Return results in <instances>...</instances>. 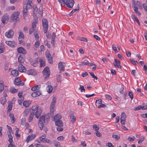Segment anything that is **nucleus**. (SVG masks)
Wrapping results in <instances>:
<instances>
[{
	"label": "nucleus",
	"instance_id": "obj_46",
	"mask_svg": "<svg viewBox=\"0 0 147 147\" xmlns=\"http://www.w3.org/2000/svg\"><path fill=\"white\" fill-rule=\"evenodd\" d=\"M44 141V142H43L47 143L50 144H52V141L48 139H45Z\"/></svg>",
	"mask_w": 147,
	"mask_h": 147
},
{
	"label": "nucleus",
	"instance_id": "obj_37",
	"mask_svg": "<svg viewBox=\"0 0 147 147\" xmlns=\"http://www.w3.org/2000/svg\"><path fill=\"white\" fill-rule=\"evenodd\" d=\"M47 59L49 61V62L51 64L53 63V60H52V56L51 55L50 56H49V57H47Z\"/></svg>",
	"mask_w": 147,
	"mask_h": 147
},
{
	"label": "nucleus",
	"instance_id": "obj_35",
	"mask_svg": "<svg viewBox=\"0 0 147 147\" xmlns=\"http://www.w3.org/2000/svg\"><path fill=\"white\" fill-rule=\"evenodd\" d=\"M9 91L10 92L13 93H14L17 92L18 91V90L17 89L13 88H11L9 89Z\"/></svg>",
	"mask_w": 147,
	"mask_h": 147
},
{
	"label": "nucleus",
	"instance_id": "obj_7",
	"mask_svg": "<svg viewBox=\"0 0 147 147\" xmlns=\"http://www.w3.org/2000/svg\"><path fill=\"white\" fill-rule=\"evenodd\" d=\"M14 34V32L12 30H10L8 32H6L5 35L8 38H11L13 37Z\"/></svg>",
	"mask_w": 147,
	"mask_h": 147
},
{
	"label": "nucleus",
	"instance_id": "obj_56",
	"mask_svg": "<svg viewBox=\"0 0 147 147\" xmlns=\"http://www.w3.org/2000/svg\"><path fill=\"white\" fill-rule=\"evenodd\" d=\"M53 143L55 146H57L60 145V143L57 141H55Z\"/></svg>",
	"mask_w": 147,
	"mask_h": 147
},
{
	"label": "nucleus",
	"instance_id": "obj_32",
	"mask_svg": "<svg viewBox=\"0 0 147 147\" xmlns=\"http://www.w3.org/2000/svg\"><path fill=\"white\" fill-rule=\"evenodd\" d=\"M45 115H42L40 116V118L39 122H45Z\"/></svg>",
	"mask_w": 147,
	"mask_h": 147
},
{
	"label": "nucleus",
	"instance_id": "obj_58",
	"mask_svg": "<svg viewBox=\"0 0 147 147\" xmlns=\"http://www.w3.org/2000/svg\"><path fill=\"white\" fill-rule=\"evenodd\" d=\"M42 25L48 24V22L47 20L45 19H43L42 20Z\"/></svg>",
	"mask_w": 147,
	"mask_h": 147
},
{
	"label": "nucleus",
	"instance_id": "obj_25",
	"mask_svg": "<svg viewBox=\"0 0 147 147\" xmlns=\"http://www.w3.org/2000/svg\"><path fill=\"white\" fill-rule=\"evenodd\" d=\"M131 18H132V19L135 20L136 22H137L138 24L139 25H140V23L139 22V21L138 18L137 17H136L134 15H131Z\"/></svg>",
	"mask_w": 147,
	"mask_h": 147
},
{
	"label": "nucleus",
	"instance_id": "obj_59",
	"mask_svg": "<svg viewBox=\"0 0 147 147\" xmlns=\"http://www.w3.org/2000/svg\"><path fill=\"white\" fill-rule=\"evenodd\" d=\"M107 106L106 105L101 103L100 105L98 106V108H100L101 107L105 108Z\"/></svg>",
	"mask_w": 147,
	"mask_h": 147
},
{
	"label": "nucleus",
	"instance_id": "obj_43",
	"mask_svg": "<svg viewBox=\"0 0 147 147\" xmlns=\"http://www.w3.org/2000/svg\"><path fill=\"white\" fill-rule=\"evenodd\" d=\"M115 64L114 63H113V65L115 67H116L118 65L120 64V62L119 60L117 61L116 59H115Z\"/></svg>",
	"mask_w": 147,
	"mask_h": 147
},
{
	"label": "nucleus",
	"instance_id": "obj_16",
	"mask_svg": "<svg viewBox=\"0 0 147 147\" xmlns=\"http://www.w3.org/2000/svg\"><path fill=\"white\" fill-rule=\"evenodd\" d=\"M39 59L37 58H36L34 61H32L31 62V64L34 66L36 67L37 66V64L38 63Z\"/></svg>",
	"mask_w": 147,
	"mask_h": 147
},
{
	"label": "nucleus",
	"instance_id": "obj_54",
	"mask_svg": "<svg viewBox=\"0 0 147 147\" xmlns=\"http://www.w3.org/2000/svg\"><path fill=\"white\" fill-rule=\"evenodd\" d=\"M130 61L131 62V63L134 65H136V63H138L137 61H134V60L132 59H130Z\"/></svg>",
	"mask_w": 147,
	"mask_h": 147
},
{
	"label": "nucleus",
	"instance_id": "obj_6",
	"mask_svg": "<svg viewBox=\"0 0 147 147\" xmlns=\"http://www.w3.org/2000/svg\"><path fill=\"white\" fill-rule=\"evenodd\" d=\"M65 63L60 62L58 64V67L60 71H64L65 70Z\"/></svg>",
	"mask_w": 147,
	"mask_h": 147
},
{
	"label": "nucleus",
	"instance_id": "obj_29",
	"mask_svg": "<svg viewBox=\"0 0 147 147\" xmlns=\"http://www.w3.org/2000/svg\"><path fill=\"white\" fill-rule=\"evenodd\" d=\"M53 89V88L52 86H48L47 87V92L49 93H51L52 92V90Z\"/></svg>",
	"mask_w": 147,
	"mask_h": 147
},
{
	"label": "nucleus",
	"instance_id": "obj_41",
	"mask_svg": "<svg viewBox=\"0 0 147 147\" xmlns=\"http://www.w3.org/2000/svg\"><path fill=\"white\" fill-rule=\"evenodd\" d=\"M43 123L38 122V126L40 130H42L43 127Z\"/></svg>",
	"mask_w": 147,
	"mask_h": 147
},
{
	"label": "nucleus",
	"instance_id": "obj_26",
	"mask_svg": "<svg viewBox=\"0 0 147 147\" xmlns=\"http://www.w3.org/2000/svg\"><path fill=\"white\" fill-rule=\"evenodd\" d=\"M46 135L44 134L42 136H41L39 138V139L41 142H43L45 139Z\"/></svg>",
	"mask_w": 147,
	"mask_h": 147
},
{
	"label": "nucleus",
	"instance_id": "obj_57",
	"mask_svg": "<svg viewBox=\"0 0 147 147\" xmlns=\"http://www.w3.org/2000/svg\"><path fill=\"white\" fill-rule=\"evenodd\" d=\"M135 138V137L134 136H133L132 137H129L127 138V140L129 141H133L134 140Z\"/></svg>",
	"mask_w": 147,
	"mask_h": 147
},
{
	"label": "nucleus",
	"instance_id": "obj_9",
	"mask_svg": "<svg viewBox=\"0 0 147 147\" xmlns=\"http://www.w3.org/2000/svg\"><path fill=\"white\" fill-rule=\"evenodd\" d=\"M80 65L82 66H84V65H86L89 66H91L92 65H96L93 63H89L87 60L84 61L83 62H82L81 64H80Z\"/></svg>",
	"mask_w": 147,
	"mask_h": 147
},
{
	"label": "nucleus",
	"instance_id": "obj_5",
	"mask_svg": "<svg viewBox=\"0 0 147 147\" xmlns=\"http://www.w3.org/2000/svg\"><path fill=\"white\" fill-rule=\"evenodd\" d=\"M49 72V69L48 67H46L43 71V74L45 75H46V76L45 77V79L48 78L50 76Z\"/></svg>",
	"mask_w": 147,
	"mask_h": 147
},
{
	"label": "nucleus",
	"instance_id": "obj_4",
	"mask_svg": "<svg viewBox=\"0 0 147 147\" xmlns=\"http://www.w3.org/2000/svg\"><path fill=\"white\" fill-rule=\"evenodd\" d=\"M14 84L17 86H22L24 83L22 82L19 78H16L14 80Z\"/></svg>",
	"mask_w": 147,
	"mask_h": 147
},
{
	"label": "nucleus",
	"instance_id": "obj_38",
	"mask_svg": "<svg viewBox=\"0 0 147 147\" xmlns=\"http://www.w3.org/2000/svg\"><path fill=\"white\" fill-rule=\"evenodd\" d=\"M1 101L2 104L3 105L5 104L7 101L6 98L4 97H2Z\"/></svg>",
	"mask_w": 147,
	"mask_h": 147
},
{
	"label": "nucleus",
	"instance_id": "obj_15",
	"mask_svg": "<svg viewBox=\"0 0 147 147\" xmlns=\"http://www.w3.org/2000/svg\"><path fill=\"white\" fill-rule=\"evenodd\" d=\"M142 109V110H145L147 109V106L146 105H144V106H139L136 107L134 111H136L137 110H139Z\"/></svg>",
	"mask_w": 147,
	"mask_h": 147
},
{
	"label": "nucleus",
	"instance_id": "obj_24",
	"mask_svg": "<svg viewBox=\"0 0 147 147\" xmlns=\"http://www.w3.org/2000/svg\"><path fill=\"white\" fill-rule=\"evenodd\" d=\"M70 118L72 119V120H71V122L72 123H74L76 119V117L72 114L70 115Z\"/></svg>",
	"mask_w": 147,
	"mask_h": 147
},
{
	"label": "nucleus",
	"instance_id": "obj_48",
	"mask_svg": "<svg viewBox=\"0 0 147 147\" xmlns=\"http://www.w3.org/2000/svg\"><path fill=\"white\" fill-rule=\"evenodd\" d=\"M12 102H9L7 107L8 110H12Z\"/></svg>",
	"mask_w": 147,
	"mask_h": 147
},
{
	"label": "nucleus",
	"instance_id": "obj_55",
	"mask_svg": "<svg viewBox=\"0 0 147 147\" xmlns=\"http://www.w3.org/2000/svg\"><path fill=\"white\" fill-rule=\"evenodd\" d=\"M38 105H36V106H32V109L34 111H35L37 109H38Z\"/></svg>",
	"mask_w": 147,
	"mask_h": 147
},
{
	"label": "nucleus",
	"instance_id": "obj_28",
	"mask_svg": "<svg viewBox=\"0 0 147 147\" xmlns=\"http://www.w3.org/2000/svg\"><path fill=\"white\" fill-rule=\"evenodd\" d=\"M27 10L28 9L25 8H24V9L23 11V17H24V19H25V18L27 15Z\"/></svg>",
	"mask_w": 147,
	"mask_h": 147
},
{
	"label": "nucleus",
	"instance_id": "obj_17",
	"mask_svg": "<svg viewBox=\"0 0 147 147\" xmlns=\"http://www.w3.org/2000/svg\"><path fill=\"white\" fill-rule=\"evenodd\" d=\"M42 110L40 109H38L35 113V116L37 118H38L41 115Z\"/></svg>",
	"mask_w": 147,
	"mask_h": 147
},
{
	"label": "nucleus",
	"instance_id": "obj_20",
	"mask_svg": "<svg viewBox=\"0 0 147 147\" xmlns=\"http://www.w3.org/2000/svg\"><path fill=\"white\" fill-rule=\"evenodd\" d=\"M61 118V116L59 114H57L56 115L53 119L54 121H55L58 120H60Z\"/></svg>",
	"mask_w": 147,
	"mask_h": 147
},
{
	"label": "nucleus",
	"instance_id": "obj_11",
	"mask_svg": "<svg viewBox=\"0 0 147 147\" xmlns=\"http://www.w3.org/2000/svg\"><path fill=\"white\" fill-rule=\"evenodd\" d=\"M17 51L19 53L25 54L26 53V50L22 47H19Z\"/></svg>",
	"mask_w": 147,
	"mask_h": 147
},
{
	"label": "nucleus",
	"instance_id": "obj_13",
	"mask_svg": "<svg viewBox=\"0 0 147 147\" xmlns=\"http://www.w3.org/2000/svg\"><path fill=\"white\" fill-rule=\"evenodd\" d=\"M41 94V92L39 90L34 92L31 95L33 97H35L39 96Z\"/></svg>",
	"mask_w": 147,
	"mask_h": 147
},
{
	"label": "nucleus",
	"instance_id": "obj_64",
	"mask_svg": "<svg viewBox=\"0 0 147 147\" xmlns=\"http://www.w3.org/2000/svg\"><path fill=\"white\" fill-rule=\"evenodd\" d=\"M106 146L108 147H114V146L113 145L112 143H111L109 142L107 144Z\"/></svg>",
	"mask_w": 147,
	"mask_h": 147
},
{
	"label": "nucleus",
	"instance_id": "obj_18",
	"mask_svg": "<svg viewBox=\"0 0 147 147\" xmlns=\"http://www.w3.org/2000/svg\"><path fill=\"white\" fill-rule=\"evenodd\" d=\"M55 34L54 32L52 33L51 43L53 46H54L55 40Z\"/></svg>",
	"mask_w": 147,
	"mask_h": 147
},
{
	"label": "nucleus",
	"instance_id": "obj_39",
	"mask_svg": "<svg viewBox=\"0 0 147 147\" xmlns=\"http://www.w3.org/2000/svg\"><path fill=\"white\" fill-rule=\"evenodd\" d=\"M126 118V115L125 113L123 112L121 114V117L120 119H125Z\"/></svg>",
	"mask_w": 147,
	"mask_h": 147
},
{
	"label": "nucleus",
	"instance_id": "obj_62",
	"mask_svg": "<svg viewBox=\"0 0 147 147\" xmlns=\"http://www.w3.org/2000/svg\"><path fill=\"white\" fill-rule=\"evenodd\" d=\"M22 39H18L19 40L20 42V43L21 45H25V43L24 42L23 40H22Z\"/></svg>",
	"mask_w": 147,
	"mask_h": 147
},
{
	"label": "nucleus",
	"instance_id": "obj_36",
	"mask_svg": "<svg viewBox=\"0 0 147 147\" xmlns=\"http://www.w3.org/2000/svg\"><path fill=\"white\" fill-rule=\"evenodd\" d=\"M37 14H38L39 15V16H41L42 14V8H39L37 12Z\"/></svg>",
	"mask_w": 147,
	"mask_h": 147
},
{
	"label": "nucleus",
	"instance_id": "obj_31",
	"mask_svg": "<svg viewBox=\"0 0 147 147\" xmlns=\"http://www.w3.org/2000/svg\"><path fill=\"white\" fill-rule=\"evenodd\" d=\"M39 62H40V67H42L43 66H44L45 65V62L44 61L42 60L41 59H39Z\"/></svg>",
	"mask_w": 147,
	"mask_h": 147
},
{
	"label": "nucleus",
	"instance_id": "obj_61",
	"mask_svg": "<svg viewBox=\"0 0 147 147\" xmlns=\"http://www.w3.org/2000/svg\"><path fill=\"white\" fill-rule=\"evenodd\" d=\"M137 7H138L139 8H142V6L140 2L138 1H137Z\"/></svg>",
	"mask_w": 147,
	"mask_h": 147
},
{
	"label": "nucleus",
	"instance_id": "obj_51",
	"mask_svg": "<svg viewBox=\"0 0 147 147\" xmlns=\"http://www.w3.org/2000/svg\"><path fill=\"white\" fill-rule=\"evenodd\" d=\"M112 137L114 138H115L116 140H118L120 138V137L117 134H113Z\"/></svg>",
	"mask_w": 147,
	"mask_h": 147
},
{
	"label": "nucleus",
	"instance_id": "obj_40",
	"mask_svg": "<svg viewBox=\"0 0 147 147\" xmlns=\"http://www.w3.org/2000/svg\"><path fill=\"white\" fill-rule=\"evenodd\" d=\"M32 8V6L31 5L30 3L28 2L26 5V8L28 9H31Z\"/></svg>",
	"mask_w": 147,
	"mask_h": 147
},
{
	"label": "nucleus",
	"instance_id": "obj_49",
	"mask_svg": "<svg viewBox=\"0 0 147 147\" xmlns=\"http://www.w3.org/2000/svg\"><path fill=\"white\" fill-rule=\"evenodd\" d=\"M89 74L91 75V76L94 78L96 79V80H97L98 79V78L96 76L94 73L92 72H89Z\"/></svg>",
	"mask_w": 147,
	"mask_h": 147
},
{
	"label": "nucleus",
	"instance_id": "obj_23",
	"mask_svg": "<svg viewBox=\"0 0 147 147\" xmlns=\"http://www.w3.org/2000/svg\"><path fill=\"white\" fill-rule=\"evenodd\" d=\"M18 60V62L21 63H23L25 61L24 57L21 55L19 57Z\"/></svg>",
	"mask_w": 147,
	"mask_h": 147
},
{
	"label": "nucleus",
	"instance_id": "obj_44",
	"mask_svg": "<svg viewBox=\"0 0 147 147\" xmlns=\"http://www.w3.org/2000/svg\"><path fill=\"white\" fill-rule=\"evenodd\" d=\"M30 111V109H26V110L24 111V115L25 116H26L28 113H29V111Z\"/></svg>",
	"mask_w": 147,
	"mask_h": 147
},
{
	"label": "nucleus",
	"instance_id": "obj_3",
	"mask_svg": "<svg viewBox=\"0 0 147 147\" xmlns=\"http://www.w3.org/2000/svg\"><path fill=\"white\" fill-rule=\"evenodd\" d=\"M19 14L18 11H16L11 16V19L12 21L19 20V18H18V16Z\"/></svg>",
	"mask_w": 147,
	"mask_h": 147
},
{
	"label": "nucleus",
	"instance_id": "obj_8",
	"mask_svg": "<svg viewBox=\"0 0 147 147\" xmlns=\"http://www.w3.org/2000/svg\"><path fill=\"white\" fill-rule=\"evenodd\" d=\"M18 70L20 72H25L26 71V69L24 66L22 64L18 65Z\"/></svg>",
	"mask_w": 147,
	"mask_h": 147
},
{
	"label": "nucleus",
	"instance_id": "obj_21",
	"mask_svg": "<svg viewBox=\"0 0 147 147\" xmlns=\"http://www.w3.org/2000/svg\"><path fill=\"white\" fill-rule=\"evenodd\" d=\"M34 112H33L30 113L28 119V121L29 122H31L32 121L34 117Z\"/></svg>",
	"mask_w": 147,
	"mask_h": 147
},
{
	"label": "nucleus",
	"instance_id": "obj_27",
	"mask_svg": "<svg viewBox=\"0 0 147 147\" xmlns=\"http://www.w3.org/2000/svg\"><path fill=\"white\" fill-rule=\"evenodd\" d=\"M33 9H34V11H33V14H37V12L38 11V9L37 8L36 6L35 5L34 6Z\"/></svg>",
	"mask_w": 147,
	"mask_h": 147
},
{
	"label": "nucleus",
	"instance_id": "obj_2",
	"mask_svg": "<svg viewBox=\"0 0 147 147\" xmlns=\"http://www.w3.org/2000/svg\"><path fill=\"white\" fill-rule=\"evenodd\" d=\"M74 3V0H66L65 4L69 8H72L73 7Z\"/></svg>",
	"mask_w": 147,
	"mask_h": 147
},
{
	"label": "nucleus",
	"instance_id": "obj_14",
	"mask_svg": "<svg viewBox=\"0 0 147 147\" xmlns=\"http://www.w3.org/2000/svg\"><path fill=\"white\" fill-rule=\"evenodd\" d=\"M9 16L7 14H5L2 17L1 20L3 23H5V22L8 20Z\"/></svg>",
	"mask_w": 147,
	"mask_h": 147
},
{
	"label": "nucleus",
	"instance_id": "obj_45",
	"mask_svg": "<svg viewBox=\"0 0 147 147\" xmlns=\"http://www.w3.org/2000/svg\"><path fill=\"white\" fill-rule=\"evenodd\" d=\"M30 103L27 101H25L23 103L24 106L25 107H28Z\"/></svg>",
	"mask_w": 147,
	"mask_h": 147
},
{
	"label": "nucleus",
	"instance_id": "obj_52",
	"mask_svg": "<svg viewBox=\"0 0 147 147\" xmlns=\"http://www.w3.org/2000/svg\"><path fill=\"white\" fill-rule=\"evenodd\" d=\"M33 72V70L32 69H30L27 71V73L29 75H32Z\"/></svg>",
	"mask_w": 147,
	"mask_h": 147
},
{
	"label": "nucleus",
	"instance_id": "obj_30",
	"mask_svg": "<svg viewBox=\"0 0 147 147\" xmlns=\"http://www.w3.org/2000/svg\"><path fill=\"white\" fill-rule=\"evenodd\" d=\"M39 86H40V85H37L32 87L31 88V90L32 91H34L36 90H38L39 89L40 87Z\"/></svg>",
	"mask_w": 147,
	"mask_h": 147
},
{
	"label": "nucleus",
	"instance_id": "obj_33",
	"mask_svg": "<svg viewBox=\"0 0 147 147\" xmlns=\"http://www.w3.org/2000/svg\"><path fill=\"white\" fill-rule=\"evenodd\" d=\"M18 39H22L24 38V34L22 32H20L19 34Z\"/></svg>",
	"mask_w": 147,
	"mask_h": 147
},
{
	"label": "nucleus",
	"instance_id": "obj_34",
	"mask_svg": "<svg viewBox=\"0 0 147 147\" xmlns=\"http://www.w3.org/2000/svg\"><path fill=\"white\" fill-rule=\"evenodd\" d=\"M10 118L12 122L13 123H14L15 121V118L14 115L13 113L10 114L9 115Z\"/></svg>",
	"mask_w": 147,
	"mask_h": 147
},
{
	"label": "nucleus",
	"instance_id": "obj_50",
	"mask_svg": "<svg viewBox=\"0 0 147 147\" xmlns=\"http://www.w3.org/2000/svg\"><path fill=\"white\" fill-rule=\"evenodd\" d=\"M16 132H15V135L17 137H20V134H18L19 131V129L18 128H16Z\"/></svg>",
	"mask_w": 147,
	"mask_h": 147
},
{
	"label": "nucleus",
	"instance_id": "obj_19",
	"mask_svg": "<svg viewBox=\"0 0 147 147\" xmlns=\"http://www.w3.org/2000/svg\"><path fill=\"white\" fill-rule=\"evenodd\" d=\"M11 74L13 76H17L18 74V72L17 70H13L11 71Z\"/></svg>",
	"mask_w": 147,
	"mask_h": 147
},
{
	"label": "nucleus",
	"instance_id": "obj_22",
	"mask_svg": "<svg viewBox=\"0 0 147 147\" xmlns=\"http://www.w3.org/2000/svg\"><path fill=\"white\" fill-rule=\"evenodd\" d=\"M43 27V30L45 33H47L48 28V24L42 25Z\"/></svg>",
	"mask_w": 147,
	"mask_h": 147
},
{
	"label": "nucleus",
	"instance_id": "obj_63",
	"mask_svg": "<svg viewBox=\"0 0 147 147\" xmlns=\"http://www.w3.org/2000/svg\"><path fill=\"white\" fill-rule=\"evenodd\" d=\"M40 42L39 41H37L35 43V46L36 48H37L39 46Z\"/></svg>",
	"mask_w": 147,
	"mask_h": 147
},
{
	"label": "nucleus",
	"instance_id": "obj_12",
	"mask_svg": "<svg viewBox=\"0 0 147 147\" xmlns=\"http://www.w3.org/2000/svg\"><path fill=\"white\" fill-rule=\"evenodd\" d=\"M35 136L36 135L35 134H32L31 135L28 136L26 140V142L27 143H28L30 141H31L33 139Z\"/></svg>",
	"mask_w": 147,
	"mask_h": 147
},
{
	"label": "nucleus",
	"instance_id": "obj_10",
	"mask_svg": "<svg viewBox=\"0 0 147 147\" xmlns=\"http://www.w3.org/2000/svg\"><path fill=\"white\" fill-rule=\"evenodd\" d=\"M55 121V125L59 127H62L63 126V123L62 121L58 120Z\"/></svg>",
	"mask_w": 147,
	"mask_h": 147
},
{
	"label": "nucleus",
	"instance_id": "obj_60",
	"mask_svg": "<svg viewBox=\"0 0 147 147\" xmlns=\"http://www.w3.org/2000/svg\"><path fill=\"white\" fill-rule=\"evenodd\" d=\"M35 147H44V146L42 144H34Z\"/></svg>",
	"mask_w": 147,
	"mask_h": 147
},
{
	"label": "nucleus",
	"instance_id": "obj_53",
	"mask_svg": "<svg viewBox=\"0 0 147 147\" xmlns=\"http://www.w3.org/2000/svg\"><path fill=\"white\" fill-rule=\"evenodd\" d=\"M79 89L80 90L81 92H82L83 91L85 92V89L84 88V86L82 85H80V87L79 88Z\"/></svg>",
	"mask_w": 147,
	"mask_h": 147
},
{
	"label": "nucleus",
	"instance_id": "obj_1",
	"mask_svg": "<svg viewBox=\"0 0 147 147\" xmlns=\"http://www.w3.org/2000/svg\"><path fill=\"white\" fill-rule=\"evenodd\" d=\"M56 101V98L55 97H53L52 101L51 103L50 114L51 117L53 115L54 112L55 110V105Z\"/></svg>",
	"mask_w": 147,
	"mask_h": 147
},
{
	"label": "nucleus",
	"instance_id": "obj_42",
	"mask_svg": "<svg viewBox=\"0 0 147 147\" xmlns=\"http://www.w3.org/2000/svg\"><path fill=\"white\" fill-rule=\"evenodd\" d=\"M0 81V92H1L4 89V85L2 84V83H1Z\"/></svg>",
	"mask_w": 147,
	"mask_h": 147
},
{
	"label": "nucleus",
	"instance_id": "obj_47",
	"mask_svg": "<svg viewBox=\"0 0 147 147\" xmlns=\"http://www.w3.org/2000/svg\"><path fill=\"white\" fill-rule=\"evenodd\" d=\"M79 39L80 41H83L86 42H87L88 41L87 38L83 37H81L79 39Z\"/></svg>",
	"mask_w": 147,
	"mask_h": 147
}]
</instances>
